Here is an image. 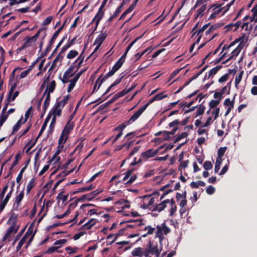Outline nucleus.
<instances>
[{
  "label": "nucleus",
  "mask_w": 257,
  "mask_h": 257,
  "mask_svg": "<svg viewBox=\"0 0 257 257\" xmlns=\"http://www.w3.org/2000/svg\"><path fill=\"white\" fill-rule=\"evenodd\" d=\"M121 78H118L117 79H116L108 88L106 90V92H108L110 89L111 88L113 87L114 86L116 85H117L118 84H119L120 83V82L121 81Z\"/></svg>",
  "instance_id": "55"
},
{
  "label": "nucleus",
  "mask_w": 257,
  "mask_h": 257,
  "mask_svg": "<svg viewBox=\"0 0 257 257\" xmlns=\"http://www.w3.org/2000/svg\"><path fill=\"white\" fill-rule=\"evenodd\" d=\"M106 37V35L102 32H101L100 34L98 35V36H97V37L96 38V39H95L93 43V45L96 46V47L92 54H94L95 52L99 49L100 45H101L103 41L105 40Z\"/></svg>",
  "instance_id": "11"
},
{
  "label": "nucleus",
  "mask_w": 257,
  "mask_h": 257,
  "mask_svg": "<svg viewBox=\"0 0 257 257\" xmlns=\"http://www.w3.org/2000/svg\"><path fill=\"white\" fill-rule=\"evenodd\" d=\"M93 188L92 186L91 185H89L88 186L83 187L80 188L78 189L77 192H83L87 191H89Z\"/></svg>",
  "instance_id": "45"
},
{
  "label": "nucleus",
  "mask_w": 257,
  "mask_h": 257,
  "mask_svg": "<svg viewBox=\"0 0 257 257\" xmlns=\"http://www.w3.org/2000/svg\"><path fill=\"white\" fill-rule=\"evenodd\" d=\"M59 248V246H51L49 247L47 250L46 251V253H51L55 251H56L57 249Z\"/></svg>",
  "instance_id": "58"
},
{
  "label": "nucleus",
  "mask_w": 257,
  "mask_h": 257,
  "mask_svg": "<svg viewBox=\"0 0 257 257\" xmlns=\"http://www.w3.org/2000/svg\"><path fill=\"white\" fill-rule=\"evenodd\" d=\"M24 188L20 191L17 192L15 196V201L14 202L13 208L15 210L18 211L21 209V201L23 200L24 196Z\"/></svg>",
  "instance_id": "7"
},
{
  "label": "nucleus",
  "mask_w": 257,
  "mask_h": 257,
  "mask_svg": "<svg viewBox=\"0 0 257 257\" xmlns=\"http://www.w3.org/2000/svg\"><path fill=\"white\" fill-rule=\"evenodd\" d=\"M168 206L170 208V215H173L176 210V206L175 204V201L173 199H166L162 201V210L165 207Z\"/></svg>",
  "instance_id": "8"
},
{
  "label": "nucleus",
  "mask_w": 257,
  "mask_h": 257,
  "mask_svg": "<svg viewBox=\"0 0 257 257\" xmlns=\"http://www.w3.org/2000/svg\"><path fill=\"white\" fill-rule=\"evenodd\" d=\"M220 67H215L212 69H211L208 73H206L204 78L205 79H209L210 77L214 75L219 70Z\"/></svg>",
  "instance_id": "25"
},
{
  "label": "nucleus",
  "mask_w": 257,
  "mask_h": 257,
  "mask_svg": "<svg viewBox=\"0 0 257 257\" xmlns=\"http://www.w3.org/2000/svg\"><path fill=\"white\" fill-rule=\"evenodd\" d=\"M148 107V104H145L143 106L141 107L137 112H136L127 121V123H131L135 121L143 112V111Z\"/></svg>",
  "instance_id": "13"
},
{
  "label": "nucleus",
  "mask_w": 257,
  "mask_h": 257,
  "mask_svg": "<svg viewBox=\"0 0 257 257\" xmlns=\"http://www.w3.org/2000/svg\"><path fill=\"white\" fill-rule=\"evenodd\" d=\"M14 186V185H13ZM13 186L12 187L11 191L7 194L5 198H3L0 203V210H2L4 209L7 203H8L12 192Z\"/></svg>",
  "instance_id": "20"
},
{
  "label": "nucleus",
  "mask_w": 257,
  "mask_h": 257,
  "mask_svg": "<svg viewBox=\"0 0 257 257\" xmlns=\"http://www.w3.org/2000/svg\"><path fill=\"white\" fill-rule=\"evenodd\" d=\"M241 51V48L239 46L237 47L235 49L232 50L231 53L229 54L228 58L222 62L223 64L227 63L230 60L233 58L234 57H236Z\"/></svg>",
  "instance_id": "16"
},
{
  "label": "nucleus",
  "mask_w": 257,
  "mask_h": 257,
  "mask_svg": "<svg viewBox=\"0 0 257 257\" xmlns=\"http://www.w3.org/2000/svg\"><path fill=\"white\" fill-rule=\"evenodd\" d=\"M8 114L7 112H2V115L0 118V126L2 125L3 123L6 120L8 117Z\"/></svg>",
  "instance_id": "43"
},
{
  "label": "nucleus",
  "mask_w": 257,
  "mask_h": 257,
  "mask_svg": "<svg viewBox=\"0 0 257 257\" xmlns=\"http://www.w3.org/2000/svg\"><path fill=\"white\" fill-rule=\"evenodd\" d=\"M205 184L202 181H198L196 182H192L190 184V186L193 188H197L199 186H204Z\"/></svg>",
  "instance_id": "33"
},
{
  "label": "nucleus",
  "mask_w": 257,
  "mask_h": 257,
  "mask_svg": "<svg viewBox=\"0 0 257 257\" xmlns=\"http://www.w3.org/2000/svg\"><path fill=\"white\" fill-rule=\"evenodd\" d=\"M122 63L123 61H121V58H120L113 66L111 70H112L114 72H116L120 68Z\"/></svg>",
  "instance_id": "34"
},
{
  "label": "nucleus",
  "mask_w": 257,
  "mask_h": 257,
  "mask_svg": "<svg viewBox=\"0 0 257 257\" xmlns=\"http://www.w3.org/2000/svg\"><path fill=\"white\" fill-rule=\"evenodd\" d=\"M228 78V75L227 74H225L222 76H221L218 80V82L220 83H222L225 82L227 80Z\"/></svg>",
  "instance_id": "64"
},
{
  "label": "nucleus",
  "mask_w": 257,
  "mask_h": 257,
  "mask_svg": "<svg viewBox=\"0 0 257 257\" xmlns=\"http://www.w3.org/2000/svg\"><path fill=\"white\" fill-rule=\"evenodd\" d=\"M74 126V122L69 120L63 128L59 139L60 142L62 143H65L68 138L69 134L73 130Z\"/></svg>",
  "instance_id": "5"
},
{
  "label": "nucleus",
  "mask_w": 257,
  "mask_h": 257,
  "mask_svg": "<svg viewBox=\"0 0 257 257\" xmlns=\"http://www.w3.org/2000/svg\"><path fill=\"white\" fill-rule=\"evenodd\" d=\"M23 122H22V118L19 120V121L17 122V123L13 126L12 134H14L16 132L18 131V130L21 127L22 124H23Z\"/></svg>",
  "instance_id": "38"
},
{
  "label": "nucleus",
  "mask_w": 257,
  "mask_h": 257,
  "mask_svg": "<svg viewBox=\"0 0 257 257\" xmlns=\"http://www.w3.org/2000/svg\"><path fill=\"white\" fill-rule=\"evenodd\" d=\"M55 86L56 83L54 81L50 82V83L49 84H48L46 89V92H47L48 93L47 94H49L50 95V93H52L54 91L55 88Z\"/></svg>",
  "instance_id": "26"
},
{
  "label": "nucleus",
  "mask_w": 257,
  "mask_h": 257,
  "mask_svg": "<svg viewBox=\"0 0 257 257\" xmlns=\"http://www.w3.org/2000/svg\"><path fill=\"white\" fill-rule=\"evenodd\" d=\"M135 9V7L131 5L129 8L126 9L122 14V15L120 17V19L126 16L127 14L131 12L134 9Z\"/></svg>",
  "instance_id": "53"
},
{
  "label": "nucleus",
  "mask_w": 257,
  "mask_h": 257,
  "mask_svg": "<svg viewBox=\"0 0 257 257\" xmlns=\"http://www.w3.org/2000/svg\"><path fill=\"white\" fill-rule=\"evenodd\" d=\"M62 108V107L56 104V106L54 107V109L52 112V114L48 116H50V118L51 116H55L56 119L57 116H60L61 115Z\"/></svg>",
  "instance_id": "19"
},
{
  "label": "nucleus",
  "mask_w": 257,
  "mask_h": 257,
  "mask_svg": "<svg viewBox=\"0 0 257 257\" xmlns=\"http://www.w3.org/2000/svg\"><path fill=\"white\" fill-rule=\"evenodd\" d=\"M128 124V123H127V122H124V123L119 125L117 127H116L115 130H118V131H120V132H122V131L126 126V125Z\"/></svg>",
  "instance_id": "59"
},
{
  "label": "nucleus",
  "mask_w": 257,
  "mask_h": 257,
  "mask_svg": "<svg viewBox=\"0 0 257 257\" xmlns=\"http://www.w3.org/2000/svg\"><path fill=\"white\" fill-rule=\"evenodd\" d=\"M145 230L147 231V234H153L155 233V238H157L159 242L161 244V227L158 225L156 228L147 226L145 228Z\"/></svg>",
  "instance_id": "9"
},
{
  "label": "nucleus",
  "mask_w": 257,
  "mask_h": 257,
  "mask_svg": "<svg viewBox=\"0 0 257 257\" xmlns=\"http://www.w3.org/2000/svg\"><path fill=\"white\" fill-rule=\"evenodd\" d=\"M137 178V175L136 174H132V170H128L124 176L123 177L122 180V182L124 184H131Z\"/></svg>",
  "instance_id": "10"
},
{
  "label": "nucleus",
  "mask_w": 257,
  "mask_h": 257,
  "mask_svg": "<svg viewBox=\"0 0 257 257\" xmlns=\"http://www.w3.org/2000/svg\"><path fill=\"white\" fill-rule=\"evenodd\" d=\"M243 71H241L238 74H237L235 76V87L238 89V85L240 82L242 76L243 74Z\"/></svg>",
  "instance_id": "29"
},
{
  "label": "nucleus",
  "mask_w": 257,
  "mask_h": 257,
  "mask_svg": "<svg viewBox=\"0 0 257 257\" xmlns=\"http://www.w3.org/2000/svg\"><path fill=\"white\" fill-rule=\"evenodd\" d=\"M252 15L250 17L246 16L243 18L244 20H247L248 18H249L250 22L254 21L257 22V5L254 6L251 9Z\"/></svg>",
  "instance_id": "17"
},
{
  "label": "nucleus",
  "mask_w": 257,
  "mask_h": 257,
  "mask_svg": "<svg viewBox=\"0 0 257 257\" xmlns=\"http://www.w3.org/2000/svg\"><path fill=\"white\" fill-rule=\"evenodd\" d=\"M222 159L217 158L215 164L214 172L217 173L220 169V165L222 162Z\"/></svg>",
  "instance_id": "37"
},
{
  "label": "nucleus",
  "mask_w": 257,
  "mask_h": 257,
  "mask_svg": "<svg viewBox=\"0 0 257 257\" xmlns=\"http://www.w3.org/2000/svg\"><path fill=\"white\" fill-rule=\"evenodd\" d=\"M133 88V87H132L127 89H124L122 91H121V92H120L117 95H118V97H120V96H123L124 95L126 94L127 93H128V92H130L132 89Z\"/></svg>",
  "instance_id": "57"
},
{
  "label": "nucleus",
  "mask_w": 257,
  "mask_h": 257,
  "mask_svg": "<svg viewBox=\"0 0 257 257\" xmlns=\"http://www.w3.org/2000/svg\"><path fill=\"white\" fill-rule=\"evenodd\" d=\"M135 9V7L131 5L129 8L126 9L122 14V15L120 17V19L126 16L127 14L131 12L134 9Z\"/></svg>",
  "instance_id": "52"
},
{
  "label": "nucleus",
  "mask_w": 257,
  "mask_h": 257,
  "mask_svg": "<svg viewBox=\"0 0 257 257\" xmlns=\"http://www.w3.org/2000/svg\"><path fill=\"white\" fill-rule=\"evenodd\" d=\"M159 196V192L157 191L154 192L152 195L142 196L141 198V202L139 203L140 208L151 210L153 212L152 215L157 216L158 214L156 213L155 212L158 211L160 212L161 211V207L159 206L160 204H158L157 205H155L153 204L155 202V200L158 199Z\"/></svg>",
  "instance_id": "1"
},
{
  "label": "nucleus",
  "mask_w": 257,
  "mask_h": 257,
  "mask_svg": "<svg viewBox=\"0 0 257 257\" xmlns=\"http://www.w3.org/2000/svg\"><path fill=\"white\" fill-rule=\"evenodd\" d=\"M103 16L104 12L103 10L99 9L97 13L93 20V21L95 22L96 26L98 25L100 20L103 18Z\"/></svg>",
  "instance_id": "22"
},
{
  "label": "nucleus",
  "mask_w": 257,
  "mask_h": 257,
  "mask_svg": "<svg viewBox=\"0 0 257 257\" xmlns=\"http://www.w3.org/2000/svg\"><path fill=\"white\" fill-rule=\"evenodd\" d=\"M132 254L134 256L139 257L147 256H148V251H147L146 249L137 247L132 250Z\"/></svg>",
  "instance_id": "12"
},
{
  "label": "nucleus",
  "mask_w": 257,
  "mask_h": 257,
  "mask_svg": "<svg viewBox=\"0 0 257 257\" xmlns=\"http://www.w3.org/2000/svg\"><path fill=\"white\" fill-rule=\"evenodd\" d=\"M49 119H50V116H47V118H46L45 121L44 122V123L43 124V125H42V126L41 127V130L40 131V133H39V135H38L37 138H38L41 135V134L43 132L44 130L46 127L47 123H48Z\"/></svg>",
  "instance_id": "46"
},
{
  "label": "nucleus",
  "mask_w": 257,
  "mask_h": 257,
  "mask_svg": "<svg viewBox=\"0 0 257 257\" xmlns=\"http://www.w3.org/2000/svg\"><path fill=\"white\" fill-rule=\"evenodd\" d=\"M36 41L37 40L33 37H28L25 39V42L24 44L23 47L26 48L34 46Z\"/></svg>",
  "instance_id": "18"
},
{
  "label": "nucleus",
  "mask_w": 257,
  "mask_h": 257,
  "mask_svg": "<svg viewBox=\"0 0 257 257\" xmlns=\"http://www.w3.org/2000/svg\"><path fill=\"white\" fill-rule=\"evenodd\" d=\"M203 167L205 170H210L212 168V165L210 161H205L204 163Z\"/></svg>",
  "instance_id": "51"
},
{
  "label": "nucleus",
  "mask_w": 257,
  "mask_h": 257,
  "mask_svg": "<svg viewBox=\"0 0 257 257\" xmlns=\"http://www.w3.org/2000/svg\"><path fill=\"white\" fill-rule=\"evenodd\" d=\"M25 169H26V167H23L20 171L19 175H18L17 178H16V181L18 183H20V182L21 181V180L22 179V175H23V174L24 173V172L25 171Z\"/></svg>",
  "instance_id": "49"
},
{
  "label": "nucleus",
  "mask_w": 257,
  "mask_h": 257,
  "mask_svg": "<svg viewBox=\"0 0 257 257\" xmlns=\"http://www.w3.org/2000/svg\"><path fill=\"white\" fill-rule=\"evenodd\" d=\"M161 100V94L160 93L157 94L155 96L153 97L146 104H148V106L149 104L152 103L153 102L156 101V100Z\"/></svg>",
  "instance_id": "44"
},
{
  "label": "nucleus",
  "mask_w": 257,
  "mask_h": 257,
  "mask_svg": "<svg viewBox=\"0 0 257 257\" xmlns=\"http://www.w3.org/2000/svg\"><path fill=\"white\" fill-rule=\"evenodd\" d=\"M219 102H219V100H212L209 102V105L211 108H213L216 107V106L219 104Z\"/></svg>",
  "instance_id": "54"
},
{
  "label": "nucleus",
  "mask_w": 257,
  "mask_h": 257,
  "mask_svg": "<svg viewBox=\"0 0 257 257\" xmlns=\"http://www.w3.org/2000/svg\"><path fill=\"white\" fill-rule=\"evenodd\" d=\"M115 204L120 206L122 209L128 208L130 207L129 202L127 200L124 199H120L115 202Z\"/></svg>",
  "instance_id": "21"
},
{
  "label": "nucleus",
  "mask_w": 257,
  "mask_h": 257,
  "mask_svg": "<svg viewBox=\"0 0 257 257\" xmlns=\"http://www.w3.org/2000/svg\"><path fill=\"white\" fill-rule=\"evenodd\" d=\"M208 27V25H204L201 29H199L198 30H197L192 35V36H194L196 34H198V35H201V33L204 32L205 30L207 29Z\"/></svg>",
  "instance_id": "50"
},
{
  "label": "nucleus",
  "mask_w": 257,
  "mask_h": 257,
  "mask_svg": "<svg viewBox=\"0 0 257 257\" xmlns=\"http://www.w3.org/2000/svg\"><path fill=\"white\" fill-rule=\"evenodd\" d=\"M221 11L222 8H221L220 6H216L214 7L212 10V13L208 18V20L214 19L216 16L221 12Z\"/></svg>",
  "instance_id": "23"
},
{
  "label": "nucleus",
  "mask_w": 257,
  "mask_h": 257,
  "mask_svg": "<svg viewBox=\"0 0 257 257\" xmlns=\"http://www.w3.org/2000/svg\"><path fill=\"white\" fill-rule=\"evenodd\" d=\"M148 251V255L151 253L152 254H155L157 257H158L160 254V252L158 245L155 244L153 241L150 242V246L148 249H146Z\"/></svg>",
  "instance_id": "14"
},
{
  "label": "nucleus",
  "mask_w": 257,
  "mask_h": 257,
  "mask_svg": "<svg viewBox=\"0 0 257 257\" xmlns=\"http://www.w3.org/2000/svg\"><path fill=\"white\" fill-rule=\"evenodd\" d=\"M233 45H234V43L232 42L228 46L224 45L223 46L222 51L220 53V56L218 58L217 62L221 61L222 60H223L225 57V56L228 52V51L230 50V49Z\"/></svg>",
  "instance_id": "15"
},
{
  "label": "nucleus",
  "mask_w": 257,
  "mask_h": 257,
  "mask_svg": "<svg viewBox=\"0 0 257 257\" xmlns=\"http://www.w3.org/2000/svg\"><path fill=\"white\" fill-rule=\"evenodd\" d=\"M18 215L14 213L11 214L7 222L10 226L3 237V240L4 241H10L12 236L18 230L20 227V223L18 220Z\"/></svg>",
  "instance_id": "2"
},
{
  "label": "nucleus",
  "mask_w": 257,
  "mask_h": 257,
  "mask_svg": "<svg viewBox=\"0 0 257 257\" xmlns=\"http://www.w3.org/2000/svg\"><path fill=\"white\" fill-rule=\"evenodd\" d=\"M222 95H223L219 91L215 92L214 94V98L216 99V100H219V102H220V100L222 97Z\"/></svg>",
  "instance_id": "63"
},
{
  "label": "nucleus",
  "mask_w": 257,
  "mask_h": 257,
  "mask_svg": "<svg viewBox=\"0 0 257 257\" xmlns=\"http://www.w3.org/2000/svg\"><path fill=\"white\" fill-rule=\"evenodd\" d=\"M60 160V158L59 156L53 155L51 159V162H53L54 164H57L59 163Z\"/></svg>",
  "instance_id": "62"
},
{
  "label": "nucleus",
  "mask_w": 257,
  "mask_h": 257,
  "mask_svg": "<svg viewBox=\"0 0 257 257\" xmlns=\"http://www.w3.org/2000/svg\"><path fill=\"white\" fill-rule=\"evenodd\" d=\"M35 185V179H32L28 183L26 187V192L28 194Z\"/></svg>",
  "instance_id": "32"
},
{
  "label": "nucleus",
  "mask_w": 257,
  "mask_h": 257,
  "mask_svg": "<svg viewBox=\"0 0 257 257\" xmlns=\"http://www.w3.org/2000/svg\"><path fill=\"white\" fill-rule=\"evenodd\" d=\"M67 242V239H61L58 240H56L54 243V244L56 246H59V248L61 247L63 245L65 244Z\"/></svg>",
  "instance_id": "39"
},
{
  "label": "nucleus",
  "mask_w": 257,
  "mask_h": 257,
  "mask_svg": "<svg viewBox=\"0 0 257 257\" xmlns=\"http://www.w3.org/2000/svg\"><path fill=\"white\" fill-rule=\"evenodd\" d=\"M170 231V229L165 224H162V232H163L165 234H167Z\"/></svg>",
  "instance_id": "61"
},
{
  "label": "nucleus",
  "mask_w": 257,
  "mask_h": 257,
  "mask_svg": "<svg viewBox=\"0 0 257 257\" xmlns=\"http://www.w3.org/2000/svg\"><path fill=\"white\" fill-rule=\"evenodd\" d=\"M71 68H69V70L67 71L65 73L63 78V82L64 83L69 82V84L68 85L67 88V91L68 92H70L73 89L78 79L84 71H81L79 72L78 73L74 76L72 79H69L71 77L73 76V74L71 72Z\"/></svg>",
  "instance_id": "3"
},
{
  "label": "nucleus",
  "mask_w": 257,
  "mask_h": 257,
  "mask_svg": "<svg viewBox=\"0 0 257 257\" xmlns=\"http://www.w3.org/2000/svg\"><path fill=\"white\" fill-rule=\"evenodd\" d=\"M220 108L219 107L215 108L211 112V114L214 115V120H215L219 113Z\"/></svg>",
  "instance_id": "47"
},
{
  "label": "nucleus",
  "mask_w": 257,
  "mask_h": 257,
  "mask_svg": "<svg viewBox=\"0 0 257 257\" xmlns=\"http://www.w3.org/2000/svg\"><path fill=\"white\" fill-rule=\"evenodd\" d=\"M204 107L200 106L197 110L196 112V116L201 115L204 113Z\"/></svg>",
  "instance_id": "60"
},
{
  "label": "nucleus",
  "mask_w": 257,
  "mask_h": 257,
  "mask_svg": "<svg viewBox=\"0 0 257 257\" xmlns=\"http://www.w3.org/2000/svg\"><path fill=\"white\" fill-rule=\"evenodd\" d=\"M64 144L65 143H62L61 142H60V140L59 139L58 149L57 151L55 152V153L54 154V155L58 156L59 154L60 153L61 151L62 150L63 148Z\"/></svg>",
  "instance_id": "42"
},
{
  "label": "nucleus",
  "mask_w": 257,
  "mask_h": 257,
  "mask_svg": "<svg viewBox=\"0 0 257 257\" xmlns=\"http://www.w3.org/2000/svg\"><path fill=\"white\" fill-rule=\"evenodd\" d=\"M69 98V95H67L63 97L62 100L57 102V104L59 106L63 108L64 105L67 103Z\"/></svg>",
  "instance_id": "27"
},
{
  "label": "nucleus",
  "mask_w": 257,
  "mask_h": 257,
  "mask_svg": "<svg viewBox=\"0 0 257 257\" xmlns=\"http://www.w3.org/2000/svg\"><path fill=\"white\" fill-rule=\"evenodd\" d=\"M19 94V92L17 90H9V95L8 96L7 100L8 102L13 101Z\"/></svg>",
  "instance_id": "24"
},
{
  "label": "nucleus",
  "mask_w": 257,
  "mask_h": 257,
  "mask_svg": "<svg viewBox=\"0 0 257 257\" xmlns=\"http://www.w3.org/2000/svg\"><path fill=\"white\" fill-rule=\"evenodd\" d=\"M32 110V107H30L29 108V109L27 110V111L25 113V118L24 120L23 121V123H25L27 120L28 119V118L31 115V112Z\"/></svg>",
  "instance_id": "48"
},
{
  "label": "nucleus",
  "mask_w": 257,
  "mask_h": 257,
  "mask_svg": "<svg viewBox=\"0 0 257 257\" xmlns=\"http://www.w3.org/2000/svg\"><path fill=\"white\" fill-rule=\"evenodd\" d=\"M206 9V5H203L196 11V17H202L204 14V12Z\"/></svg>",
  "instance_id": "31"
},
{
  "label": "nucleus",
  "mask_w": 257,
  "mask_h": 257,
  "mask_svg": "<svg viewBox=\"0 0 257 257\" xmlns=\"http://www.w3.org/2000/svg\"><path fill=\"white\" fill-rule=\"evenodd\" d=\"M96 220L95 219H90L85 223L83 227L84 229H89L96 223Z\"/></svg>",
  "instance_id": "30"
},
{
  "label": "nucleus",
  "mask_w": 257,
  "mask_h": 257,
  "mask_svg": "<svg viewBox=\"0 0 257 257\" xmlns=\"http://www.w3.org/2000/svg\"><path fill=\"white\" fill-rule=\"evenodd\" d=\"M226 150V147H221L218 150L217 158L222 159V157L224 155Z\"/></svg>",
  "instance_id": "41"
},
{
  "label": "nucleus",
  "mask_w": 257,
  "mask_h": 257,
  "mask_svg": "<svg viewBox=\"0 0 257 257\" xmlns=\"http://www.w3.org/2000/svg\"><path fill=\"white\" fill-rule=\"evenodd\" d=\"M160 149L161 146H159L157 148L150 149L145 152H143L141 154V158L139 160V162H140L141 159L147 160L153 157L158 153Z\"/></svg>",
  "instance_id": "6"
},
{
  "label": "nucleus",
  "mask_w": 257,
  "mask_h": 257,
  "mask_svg": "<svg viewBox=\"0 0 257 257\" xmlns=\"http://www.w3.org/2000/svg\"><path fill=\"white\" fill-rule=\"evenodd\" d=\"M215 188L212 186H209L206 189V192L208 194L211 195L215 192Z\"/></svg>",
  "instance_id": "56"
},
{
  "label": "nucleus",
  "mask_w": 257,
  "mask_h": 257,
  "mask_svg": "<svg viewBox=\"0 0 257 257\" xmlns=\"http://www.w3.org/2000/svg\"><path fill=\"white\" fill-rule=\"evenodd\" d=\"M72 170H71L69 172H67L66 171H63L60 172L57 176V178L58 180H62V181L65 179V177L67 176L69 173L72 172Z\"/></svg>",
  "instance_id": "35"
},
{
  "label": "nucleus",
  "mask_w": 257,
  "mask_h": 257,
  "mask_svg": "<svg viewBox=\"0 0 257 257\" xmlns=\"http://www.w3.org/2000/svg\"><path fill=\"white\" fill-rule=\"evenodd\" d=\"M83 59L84 57H82V54H81L75 61V63L77 66V69H78L81 66V64L83 61Z\"/></svg>",
  "instance_id": "40"
},
{
  "label": "nucleus",
  "mask_w": 257,
  "mask_h": 257,
  "mask_svg": "<svg viewBox=\"0 0 257 257\" xmlns=\"http://www.w3.org/2000/svg\"><path fill=\"white\" fill-rule=\"evenodd\" d=\"M78 55V52L76 50H71L67 54L66 57L67 59H73Z\"/></svg>",
  "instance_id": "36"
},
{
  "label": "nucleus",
  "mask_w": 257,
  "mask_h": 257,
  "mask_svg": "<svg viewBox=\"0 0 257 257\" xmlns=\"http://www.w3.org/2000/svg\"><path fill=\"white\" fill-rule=\"evenodd\" d=\"M235 95H236L234 96V97L232 100H231L229 98L225 99L224 101V105L228 108H233L234 107V98Z\"/></svg>",
  "instance_id": "28"
},
{
  "label": "nucleus",
  "mask_w": 257,
  "mask_h": 257,
  "mask_svg": "<svg viewBox=\"0 0 257 257\" xmlns=\"http://www.w3.org/2000/svg\"><path fill=\"white\" fill-rule=\"evenodd\" d=\"M34 237V233H33L32 230L29 229L17 245L16 251H18L25 244H26L25 247L27 248L31 244Z\"/></svg>",
  "instance_id": "4"
}]
</instances>
